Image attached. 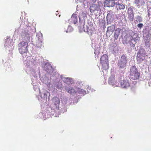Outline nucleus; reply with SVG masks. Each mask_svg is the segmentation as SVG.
Returning <instances> with one entry per match:
<instances>
[{"label": "nucleus", "mask_w": 151, "mask_h": 151, "mask_svg": "<svg viewBox=\"0 0 151 151\" xmlns=\"http://www.w3.org/2000/svg\"><path fill=\"white\" fill-rule=\"evenodd\" d=\"M124 78V76H121L119 78V81L121 80L120 84L116 83V86L117 87H121L122 88L125 89H127L129 87H131L132 89L134 88L136 84V82L135 81H131L128 80L127 78Z\"/></svg>", "instance_id": "1"}, {"label": "nucleus", "mask_w": 151, "mask_h": 151, "mask_svg": "<svg viewBox=\"0 0 151 151\" xmlns=\"http://www.w3.org/2000/svg\"><path fill=\"white\" fill-rule=\"evenodd\" d=\"M129 73V78L133 80L138 79L140 76V73L135 66H132L130 68Z\"/></svg>", "instance_id": "2"}, {"label": "nucleus", "mask_w": 151, "mask_h": 151, "mask_svg": "<svg viewBox=\"0 0 151 151\" xmlns=\"http://www.w3.org/2000/svg\"><path fill=\"white\" fill-rule=\"evenodd\" d=\"M28 45L27 42L24 41H22L19 43L18 45V49L19 52L22 54L27 53L28 52Z\"/></svg>", "instance_id": "3"}, {"label": "nucleus", "mask_w": 151, "mask_h": 151, "mask_svg": "<svg viewBox=\"0 0 151 151\" xmlns=\"http://www.w3.org/2000/svg\"><path fill=\"white\" fill-rule=\"evenodd\" d=\"M127 63V57L125 55L121 57L119 62V66L121 68H123L126 66Z\"/></svg>", "instance_id": "4"}, {"label": "nucleus", "mask_w": 151, "mask_h": 151, "mask_svg": "<svg viewBox=\"0 0 151 151\" xmlns=\"http://www.w3.org/2000/svg\"><path fill=\"white\" fill-rule=\"evenodd\" d=\"M145 58V55L144 53L140 52L138 53L137 56V61L140 63L142 61L144 60Z\"/></svg>", "instance_id": "5"}, {"label": "nucleus", "mask_w": 151, "mask_h": 151, "mask_svg": "<svg viewBox=\"0 0 151 151\" xmlns=\"http://www.w3.org/2000/svg\"><path fill=\"white\" fill-rule=\"evenodd\" d=\"M128 17L131 21H133L134 19V14L132 9L129 7L127 10Z\"/></svg>", "instance_id": "6"}, {"label": "nucleus", "mask_w": 151, "mask_h": 151, "mask_svg": "<svg viewBox=\"0 0 151 151\" xmlns=\"http://www.w3.org/2000/svg\"><path fill=\"white\" fill-rule=\"evenodd\" d=\"M90 11L91 12H94L95 11H100V8L99 5L96 4H92L90 7Z\"/></svg>", "instance_id": "7"}, {"label": "nucleus", "mask_w": 151, "mask_h": 151, "mask_svg": "<svg viewBox=\"0 0 151 151\" xmlns=\"http://www.w3.org/2000/svg\"><path fill=\"white\" fill-rule=\"evenodd\" d=\"M21 36L23 39V41L27 42L28 44L29 41L30 37L29 35L27 33H22Z\"/></svg>", "instance_id": "8"}, {"label": "nucleus", "mask_w": 151, "mask_h": 151, "mask_svg": "<svg viewBox=\"0 0 151 151\" xmlns=\"http://www.w3.org/2000/svg\"><path fill=\"white\" fill-rule=\"evenodd\" d=\"M115 4L114 1L113 0H106L104 2V5L108 7H113L114 6Z\"/></svg>", "instance_id": "9"}, {"label": "nucleus", "mask_w": 151, "mask_h": 151, "mask_svg": "<svg viewBox=\"0 0 151 151\" xmlns=\"http://www.w3.org/2000/svg\"><path fill=\"white\" fill-rule=\"evenodd\" d=\"M43 37L42 35H41L38 37L37 42L36 44V46L40 48L43 44L42 42Z\"/></svg>", "instance_id": "10"}, {"label": "nucleus", "mask_w": 151, "mask_h": 151, "mask_svg": "<svg viewBox=\"0 0 151 151\" xmlns=\"http://www.w3.org/2000/svg\"><path fill=\"white\" fill-rule=\"evenodd\" d=\"M108 83L110 85L116 86V83H117L115 81V77L114 76H111L109 77Z\"/></svg>", "instance_id": "11"}, {"label": "nucleus", "mask_w": 151, "mask_h": 151, "mask_svg": "<svg viewBox=\"0 0 151 151\" xmlns=\"http://www.w3.org/2000/svg\"><path fill=\"white\" fill-rule=\"evenodd\" d=\"M108 62V58L106 55H104L100 58V63H107Z\"/></svg>", "instance_id": "12"}, {"label": "nucleus", "mask_w": 151, "mask_h": 151, "mask_svg": "<svg viewBox=\"0 0 151 151\" xmlns=\"http://www.w3.org/2000/svg\"><path fill=\"white\" fill-rule=\"evenodd\" d=\"M53 103L55 105V107L57 108L59 106L60 103V100L57 97H55L53 99Z\"/></svg>", "instance_id": "13"}, {"label": "nucleus", "mask_w": 151, "mask_h": 151, "mask_svg": "<svg viewBox=\"0 0 151 151\" xmlns=\"http://www.w3.org/2000/svg\"><path fill=\"white\" fill-rule=\"evenodd\" d=\"M120 30V29L119 28H117L115 30L114 37V40H117L118 39L119 35Z\"/></svg>", "instance_id": "14"}, {"label": "nucleus", "mask_w": 151, "mask_h": 151, "mask_svg": "<svg viewBox=\"0 0 151 151\" xmlns=\"http://www.w3.org/2000/svg\"><path fill=\"white\" fill-rule=\"evenodd\" d=\"M115 4L116 5V7L117 9L119 10L123 9L125 8V5L122 3L117 2L115 3Z\"/></svg>", "instance_id": "15"}, {"label": "nucleus", "mask_w": 151, "mask_h": 151, "mask_svg": "<svg viewBox=\"0 0 151 151\" xmlns=\"http://www.w3.org/2000/svg\"><path fill=\"white\" fill-rule=\"evenodd\" d=\"M145 0H135L134 3L137 6H140L145 4Z\"/></svg>", "instance_id": "16"}, {"label": "nucleus", "mask_w": 151, "mask_h": 151, "mask_svg": "<svg viewBox=\"0 0 151 151\" xmlns=\"http://www.w3.org/2000/svg\"><path fill=\"white\" fill-rule=\"evenodd\" d=\"M71 19L72 20L75 24L77 23V15L76 14H73L72 16Z\"/></svg>", "instance_id": "17"}, {"label": "nucleus", "mask_w": 151, "mask_h": 151, "mask_svg": "<svg viewBox=\"0 0 151 151\" xmlns=\"http://www.w3.org/2000/svg\"><path fill=\"white\" fill-rule=\"evenodd\" d=\"M102 66V69L103 70H106L109 69V63H101Z\"/></svg>", "instance_id": "18"}, {"label": "nucleus", "mask_w": 151, "mask_h": 151, "mask_svg": "<svg viewBox=\"0 0 151 151\" xmlns=\"http://www.w3.org/2000/svg\"><path fill=\"white\" fill-rule=\"evenodd\" d=\"M65 90L68 93L71 95H74L76 93L75 90L72 88H65Z\"/></svg>", "instance_id": "19"}, {"label": "nucleus", "mask_w": 151, "mask_h": 151, "mask_svg": "<svg viewBox=\"0 0 151 151\" xmlns=\"http://www.w3.org/2000/svg\"><path fill=\"white\" fill-rule=\"evenodd\" d=\"M114 17V14H112V12H109L108 13L106 17L107 20H110L111 19H113Z\"/></svg>", "instance_id": "20"}, {"label": "nucleus", "mask_w": 151, "mask_h": 151, "mask_svg": "<svg viewBox=\"0 0 151 151\" xmlns=\"http://www.w3.org/2000/svg\"><path fill=\"white\" fill-rule=\"evenodd\" d=\"M144 34L146 35L145 37L147 38V40H148V41H149L150 39V36L151 35L150 30H147V31L145 32Z\"/></svg>", "instance_id": "21"}, {"label": "nucleus", "mask_w": 151, "mask_h": 151, "mask_svg": "<svg viewBox=\"0 0 151 151\" xmlns=\"http://www.w3.org/2000/svg\"><path fill=\"white\" fill-rule=\"evenodd\" d=\"M115 26L114 25H112L108 27L107 32H113L115 29Z\"/></svg>", "instance_id": "22"}, {"label": "nucleus", "mask_w": 151, "mask_h": 151, "mask_svg": "<svg viewBox=\"0 0 151 151\" xmlns=\"http://www.w3.org/2000/svg\"><path fill=\"white\" fill-rule=\"evenodd\" d=\"M77 91L79 94H82L83 95L86 94V91L83 89L80 88H78Z\"/></svg>", "instance_id": "23"}, {"label": "nucleus", "mask_w": 151, "mask_h": 151, "mask_svg": "<svg viewBox=\"0 0 151 151\" xmlns=\"http://www.w3.org/2000/svg\"><path fill=\"white\" fill-rule=\"evenodd\" d=\"M147 12L148 15V16H150L151 15V6H150V5H148L147 6Z\"/></svg>", "instance_id": "24"}, {"label": "nucleus", "mask_w": 151, "mask_h": 151, "mask_svg": "<svg viewBox=\"0 0 151 151\" xmlns=\"http://www.w3.org/2000/svg\"><path fill=\"white\" fill-rule=\"evenodd\" d=\"M56 87L58 89H60L62 87V85L61 83L58 82L57 83Z\"/></svg>", "instance_id": "25"}, {"label": "nucleus", "mask_w": 151, "mask_h": 151, "mask_svg": "<svg viewBox=\"0 0 151 151\" xmlns=\"http://www.w3.org/2000/svg\"><path fill=\"white\" fill-rule=\"evenodd\" d=\"M70 78H65V80L64 81V82L65 83H68L69 82H70Z\"/></svg>", "instance_id": "26"}, {"label": "nucleus", "mask_w": 151, "mask_h": 151, "mask_svg": "<svg viewBox=\"0 0 151 151\" xmlns=\"http://www.w3.org/2000/svg\"><path fill=\"white\" fill-rule=\"evenodd\" d=\"M137 19L138 20L139 22H142V18L139 16H138L137 17Z\"/></svg>", "instance_id": "27"}, {"label": "nucleus", "mask_w": 151, "mask_h": 151, "mask_svg": "<svg viewBox=\"0 0 151 151\" xmlns=\"http://www.w3.org/2000/svg\"><path fill=\"white\" fill-rule=\"evenodd\" d=\"M143 26V24L142 23H139L137 24V26L139 28L141 29Z\"/></svg>", "instance_id": "28"}]
</instances>
